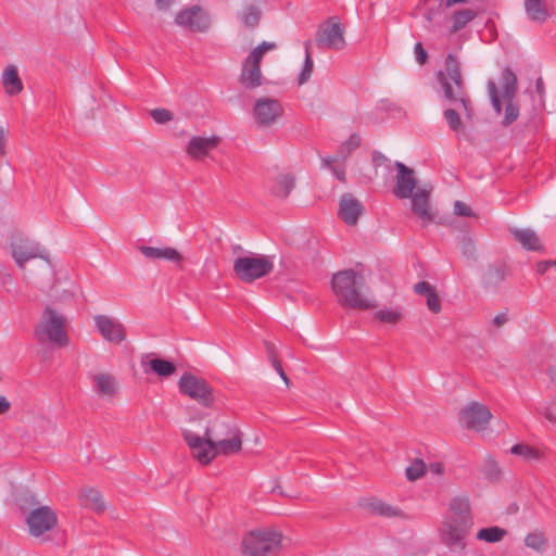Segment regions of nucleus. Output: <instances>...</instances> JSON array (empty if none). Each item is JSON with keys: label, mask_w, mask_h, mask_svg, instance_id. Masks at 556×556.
Masks as SVG:
<instances>
[{"label": "nucleus", "mask_w": 556, "mask_h": 556, "mask_svg": "<svg viewBox=\"0 0 556 556\" xmlns=\"http://www.w3.org/2000/svg\"><path fill=\"white\" fill-rule=\"evenodd\" d=\"M435 78L439 85L437 92L448 105L443 111V117L452 131L459 132L464 125L458 110L463 111L467 118H471L473 106L463 76L462 63L453 53L446 55L444 67L437 72Z\"/></svg>", "instance_id": "1"}, {"label": "nucleus", "mask_w": 556, "mask_h": 556, "mask_svg": "<svg viewBox=\"0 0 556 556\" xmlns=\"http://www.w3.org/2000/svg\"><path fill=\"white\" fill-rule=\"evenodd\" d=\"M331 285L342 306L361 311L376 307V303L363 292L366 283L361 273L353 269L340 270L332 276Z\"/></svg>", "instance_id": "2"}, {"label": "nucleus", "mask_w": 556, "mask_h": 556, "mask_svg": "<svg viewBox=\"0 0 556 556\" xmlns=\"http://www.w3.org/2000/svg\"><path fill=\"white\" fill-rule=\"evenodd\" d=\"M66 319L56 311L47 306L34 329V337L39 344L50 343L55 348L68 344L65 330Z\"/></svg>", "instance_id": "3"}, {"label": "nucleus", "mask_w": 556, "mask_h": 556, "mask_svg": "<svg viewBox=\"0 0 556 556\" xmlns=\"http://www.w3.org/2000/svg\"><path fill=\"white\" fill-rule=\"evenodd\" d=\"M282 534L273 529H258L247 533L241 542L243 556H277Z\"/></svg>", "instance_id": "4"}, {"label": "nucleus", "mask_w": 556, "mask_h": 556, "mask_svg": "<svg viewBox=\"0 0 556 556\" xmlns=\"http://www.w3.org/2000/svg\"><path fill=\"white\" fill-rule=\"evenodd\" d=\"M179 392L204 408H213L217 395L215 389L202 377L185 372L178 381Z\"/></svg>", "instance_id": "5"}, {"label": "nucleus", "mask_w": 556, "mask_h": 556, "mask_svg": "<svg viewBox=\"0 0 556 556\" xmlns=\"http://www.w3.org/2000/svg\"><path fill=\"white\" fill-rule=\"evenodd\" d=\"M277 49L276 42L263 41L255 47L242 63L239 81L247 89H254L262 85L261 63L267 51Z\"/></svg>", "instance_id": "6"}, {"label": "nucleus", "mask_w": 556, "mask_h": 556, "mask_svg": "<svg viewBox=\"0 0 556 556\" xmlns=\"http://www.w3.org/2000/svg\"><path fill=\"white\" fill-rule=\"evenodd\" d=\"M273 269L274 263L266 255L239 256L233 262L236 277L245 283H251L267 276Z\"/></svg>", "instance_id": "7"}, {"label": "nucleus", "mask_w": 556, "mask_h": 556, "mask_svg": "<svg viewBox=\"0 0 556 556\" xmlns=\"http://www.w3.org/2000/svg\"><path fill=\"white\" fill-rule=\"evenodd\" d=\"M501 85L503 89V99L506 104L502 125L507 127L517 121L519 116V106L515 103V97L518 90V78L509 67H506L502 72Z\"/></svg>", "instance_id": "8"}, {"label": "nucleus", "mask_w": 556, "mask_h": 556, "mask_svg": "<svg viewBox=\"0 0 556 556\" xmlns=\"http://www.w3.org/2000/svg\"><path fill=\"white\" fill-rule=\"evenodd\" d=\"M343 33L342 25L336 18H330L319 25L315 36V43L320 50H342L346 45Z\"/></svg>", "instance_id": "9"}, {"label": "nucleus", "mask_w": 556, "mask_h": 556, "mask_svg": "<svg viewBox=\"0 0 556 556\" xmlns=\"http://www.w3.org/2000/svg\"><path fill=\"white\" fill-rule=\"evenodd\" d=\"M11 249L12 256L21 269L25 268L28 261L37 257L50 263L48 252L39 243L23 236H16V239L11 243Z\"/></svg>", "instance_id": "10"}, {"label": "nucleus", "mask_w": 556, "mask_h": 556, "mask_svg": "<svg viewBox=\"0 0 556 556\" xmlns=\"http://www.w3.org/2000/svg\"><path fill=\"white\" fill-rule=\"evenodd\" d=\"M282 115L283 108L279 100L264 97L255 101L253 116L260 127L274 125Z\"/></svg>", "instance_id": "11"}, {"label": "nucleus", "mask_w": 556, "mask_h": 556, "mask_svg": "<svg viewBox=\"0 0 556 556\" xmlns=\"http://www.w3.org/2000/svg\"><path fill=\"white\" fill-rule=\"evenodd\" d=\"M491 418L490 409L479 402H470L459 412L462 425L476 431L483 430Z\"/></svg>", "instance_id": "12"}, {"label": "nucleus", "mask_w": 556, "mask_h": 556, "mask_svg": "<svg viewBox=\"0 0 556 556\" xmlns=\"http://www.w3.org/2000/svg\"><path fill=\"white\" fill-rule=\"evenodd\" d=\"M26 523L33 536H40L56 526L58 517L55 511L49 506H40L29 513Z\"/></svg>", "instance_id": "13"}, {"label": "nucleus", "mask_w": 556, "mask_h": 556, "mask_svg": "<svg viewBox=\"0 0 556 556\" xmlns=\"http://www.w3.org/2000/svg\"><path fill=\"white\" fill-rule=\"evenodd\" d=\"M395 168L396 176L393 194L397 199H408L415 192L414 190L418 189L415 170L402 162H395Z\"/></svg>", "instance_id": "14"}, {"label": "nucleus", "mask_w": 556, "mask_h": 556, "mask_svg": "<svg viewBox=\"0 0 556 556\" xmlns=\"http://www.w3.org/2000/svg\"><path fill=\"white\" fill-rule=\"evenodd\" d=\"M184 439L191 448L194 458L201 464L207 465L214 459V445L205 434L200 437L192 431L185 430Z\"/></svg>", "instance_id": "15"}, {"label": "nucleus", "mask_w": 556, "mask_h": 556, "mask_svg": "<svg viewBox=\"0 0 556 556\" xmlns=\"http://www.w3.org/2000/svg\"><path fill=\"white\" fill-rule=\"evenodd\" d=\"M431 191L432 186L426 185L418 188L409 198L412 200V211L421 219L422 226L428 225L434 219V213L430 207Z\"/></svg>", "instance_id": "16"}, {"label": "nucleus", "mask_w": 556, "mask_h": 556, "mask_svg": "<svg viewBox=\"0 0 556 556\" xmlns=\"http://www.w3.org/2000/svg\"><path fill=\"white\" fill-rule=\"evenodd\" d=\"M469 529L470 527H463L462 525L445 520L441 529V541L451 551H464L466 547L465 539Z\"/></svg>", "instance_id": "17"}, {"label": "nucleus", "mask_w": 556, "mask_h": 556, "mask_svg": "<svg viewBox=\"0 0 556 556\" xmlns=\"http://www.w3.org/2000/svg\"><path fill=\"white\" fill-rule=\"evenodd\" d=\"M175 22L177 25L186 27L192 31H206L210 27V21L205 14L202 13L200 7H192L190 9H186L180 11L176 17Z\"/></svg>", "instance_id": "18"}, {"label": "nucleus", "mask_w": 556, "mask_h": 556, "mask_svg": "<svg viewBox=\"0 0 556 556\" xmlns=\"http://www.w3.org/2000/svg\"><path fill=\"white\" fill-rule=\"evenodd\" d=\"M96 326L103 339L119 344L126 338V330L122 323L105 315L94 317Z\"/></svg>", "instance_id": "19"}, {"label": "nucleus", "mask_w": 556, "mask_h": 556, "mask_svg": "<svg viewBox=\"0 0 556 556\" xmlns=\"http://www.w3.org/2000/svg\"><path fill=\"white\" fill-rule=\"evenodd\" d=\"M509 266L502 261L490 264L482 274V287L485 290L496 291L509 275Z\"/></svg>", "instance_id": "20"}, {"label": "nucleus", "mask_w": 556, "mask_h": 556, "mask_svg": "<svg viewBox=\"0 0 556 556\" xmlns=\"http://www.w3.org/2000/svg\"><path fill=\"white\" fill-rule=\"evenodd\" d=\"M451 517L446 520L462 525L463 527L472 526L471 508L469 498L465 495L455 496L450 502Z\"/></svg>", "instance_id": "21"}, {"label": "nucleus", "mask_w": 556, "mask_h": 556, "mask_svg": "<svg viewBox=\"0 0 556 556\" xmlns=\"http://www.w3.org/2000/svg\"><path fill=\"white\" fill-rule=\"evenodd\" d=\"M363 211V204L352 193H344L341 197L338 214L345 224L355 225Z\"/></svg>", "instance_id": "22"}, {"label": "nucleus", "mask_w": 556, "mask_h": 556, "mask_svg": "<svg viewBox=\"0 0 556 556\" xmlns=\"http://www.w3.org/2000/svg\"><path fill=\"white\" fill-rule=\"evenodd\" d=\"M219 141V138L216 136L208 138L194 136L188 142L186 152L190 157L201 160L206 156L211 150L215 149Z\"/></svg>", "instance_id": "23"}, {"label": "nucleus", "mask_w": 556, "mask_h": 556, "mask_svg": "<svg viewBox=\"0 0 556 556\" xmlns=\"http://www.w3.org/2000/svg\"><path fill=\"white\" fill-rule=\"evenodd\" d=\"M138 250L149 260H164L175 265L181 266L184 262V256L180 252H178L175 248L172 247H163V248H154L147 245H139Z\"/></svg>", "instance_id": "24"}, {"label": "nucleus", "mask_w": 556, "mask_h": 556, "mask_svg": "<svg viewBox=\"0 0 556 556\" xmlns=\"http://www.w3.org/2000/svg\"><path fill=\"white\" fill-rule=\"evenodd\" d=\"M77 496L80 506L96 514H102L106 508L101 492L94 488L84 486L79 490Z\"/></svg>", "instance_id": "25"}, {"label": "nucleus", "mask_w": 556, "mask_h": 556, "mask_svg": "<svg viewBox=\"0 0 556 556\" xmlns=\"http://www.w3.org/2000/svg\"><path fill=\"white\" fill-rule=\"evenodd\" d=\"M214 445V458L218 455H231L241 451L242 440L239 430H236L233 433L229 434L226 438L220 440H216L213 443Z\"/></svg>", "instance_id": "26"}, {"label": "nucleus", "mask_w": 556, "mask_h": 556, "mask_svg": "<svg viewBox=\"0 0 556 556\" xmlns=\"http://www.w3.org/2000/svg\"><path fill=\"white\" fill-rule=\"evenodd\" d=\"M414 291L416 294L427 298V306L432 313L438 314L441 312V300L438 296L434 287L431 286L428 281L417 282L414 286Z\"/></svg>", "instance_id": "27"}, {"label": "nucleus", "mask_w": 556, "mask_h": 556, "mask_svg": "<svg viewBox=\"0 0 556 556\" xmlns=\"http://www.w3.org/2000/svg\"><path fill=\"white\" fill-rule=\"evenodd\" d=\"M511 233L523 249L529 251H542L543 245L532 229H513Z\"/></svg>", "instance_id": "28"}, {"label": "nucleus", "mask_w": 556, "mask_h": 556, "mask_svg": "<svg viewBox=\"0 0 556 556\" xmlns=\"http://www.w3.org/2000/svg\"><path fill=\"white\" fill-rule=\"evenodd\" d=\"M527 16L535 23H544L548 16V8L545 0H525Z\"/></svg>", "instance_id": "29"}, {"label": "nucleus", "mask_w": 556, "mask_h": 556, "mask_svg": "<svg viewBox=\"0 0 556 556\" xmlns=\"http://www.w3.org/2000/svg\"><path fill=\"white\" fill-rule=\"evenodd\" d=\"M478 13L477 11L472 9H458L455 10L450 21L452 23L448 33L450 34H456L463 28H465L471 21H473L477 17Z\"/></svg>", "instance_id": "30"}, {"label": "nucleus", "mask_w": 556, "mask_h": 556, "mask_svg": "<svg viewBox=\"0 0 556 556\" xmlns=\"http://www.w3.org/2000/svg\"><path fill=\"white\" fill-rule=\"evenodd\" d=\"M2 84L9 94H16L23 90V84L15 65L10 64L5 67L2 74Z\"/></svg>", "instance_id": "31"}, {"label": "nucleus", "mask_w": 556, "mask_h": 556, "mask_svg": "<svg viewBox=\"0 0 556 556\" xmlns=\"http://www.w3.org/2000/svg\"><path fill=\"white\" fill-rule=\"evenodd\" d=\"M295 185V177L292 174H280L274 180L270 191L271 193L281 199H286Z\"/></svg>", "instance_id": "32"}, {"label": "nucleus", "mask_w": 556, "mask_h": 556, "mask_svg": "<svg viewBox=\"0 0 556 556\" xmlns=\"http://www.w3.org/2000/svg\"><path fill=\"white\" fill-rule=\"evenodd\" d=\"M236 430L239 429L228 422L216 419L213 421L212 426H208L205 429V437H207L208 440L214 443L216 440L226 438L233 433Z\"/></svg>", "instance_id": "33"}, {"label": "nucleus", "mask_w": 556, "mask_h": 556, "mask_svg": "<svg viewBox=\"0 0 556 556\" xmlns=\"http://www.w3.org/2000/svg\"><path fill=\"white\" fill-rule=\"evenodd\" d=\"M96 383V392L99 395L112 396L116 393V380L109 374H98L93 377Z\"/></svg>", "instance_id": "34"}, {"label": "nucleus", "mask_w": 556, "mask_h": 556, "mask_svg": "<svg viewBox=\"0 0 556 556\" xmlns=\"http://www.w3.org/2000/svg\"><path fill=\"white\" fill-rule=\"evenodd\" d=\"M525 544L538 553H543L547 547L548 540L543 531L535 530L526 535Z\"/></svg>", "instance_id": "35"}, {"label": "nucleus", "mask_w": 556, "mask_h": 556, "mask_svg": "<svg viewBox=\"0 0 556 556\" xmlns=\"http://www.w3.org/2000/svg\"><path fill=\"white\" fill-rule=\"evenodd\" d=\"M150 369L160 377H169L176 372V365L167 359L153 358L148 363Z\"/></svg>", "instance_id": "36"}, {"label": "nucleus", "mask_w": 556, "mask_h": 556, "mask_svg": "<svg viewBox=\"0 0 556 556\" xmlns=\"http://www.w3.org/2000/svg\"><path fill=\"white\" fill-rule=\"evenodd\" d=\"M506 534L507 531L505 529L494 526L480 529L477 533V539L488 543H497L502 541Z\"/></svg>", "instance_id": "37"}, {"label": "nucleus", "mask_w": 556, "mask_h": 556, "mask_svg": "<svg viewBox=\"0 0 556 556\" xmlns=\"http://www.w3.org/2000/svg\"><path fill=\"white\" fill-rule=\"evenodd\" d=\"M481 472L483 473V477L491 482L498 481L502 473L497 462L492 456H486L484 458Z\"/></svg>", "instance_id": "38"}, {"label": "nucleus", "mask_w": 556, "mask_h": 556, "mask_svg": "<svg viewBox=\"0 0 556 556\" xmlns=\"http://www.w3.org/2000/svg\"><path fill=\"white\" fill-rule=\"evenodd\" d=\"M262 16V11L253 4H250L244 8V10L241 13V22L244 24L248 28H255Z\"/></svg>", "instance_id": "39"}, {"label": "nucleus", "mask_w": 556, "mask_h": 556, "mask_svg": "<svg viewBox=\"0 0 556 556\" xmlns=\"http://www.w3.org/2000/svg\"><path fill=\"white\" fill-rule=\"evenodd\" d=\"M311 46H312L311 41L304 42L305 60H304L303 68L298 77L299 85L305 84L309 79V77L313 73L314 62H313V59L311 55Z\"/></svg>", "instance_id": "40"}, {"label": "nucleus", "mask_w": 556, "mask_h": 556, "mask_svg": "<svg viewBox=\"0 0 556 556\" xmlns=\"http://www.w3.org/2000/svg\"><path fill=\"white\" fill-rule=\"evenodd\" d=\"M510 453L514 454V455H517V456H520L522 457L523 459H527V460H530V459H535V460H539L542 458V453L530 446V445H527V444H515L511 448H510Z\"/></svg>", "instance_id": "41"}, {"label": "nucleus", "mask_w": 556, "mask_h": 556, "mask_svg": "<svg viewBox=\"0 0 556 556\" xmlns=\"http://www.w3.org/2000/svg\"><path fill=\"white\" fill-rule=\"evenodd\" d=\"M361 144V138L358 135L356 134H353L350 136V138L344 141L340 148H339V156L342 159V161L344 162L346 160V157L349 156V154L356 150Z\"/></svg>", "instance_id": "42"}, {"label": "nucleus", "mask_w": 556, "mask_h": 556, "mask_svg": "<svg viewBox=\"0 0 556 556\" xmlns=\"http://www.w3.org/2000/svg\"><path fill=\"white\" fill-rule=\"evenodd\" d=\"M369 507L372 513L379 516L393 517L397 515V510L394 507L390 506L389 504L380 500L371 502Z\"/></svg>", "instance_id": "43"}, {"label": "nucleus", "mask_w": 556, "mask_h": 556, "mask_svg": "<svg viewBox=\"0 0 556 556\" xmlns=\"http://www.w3.org/2000/svg\"><path fill=\"white\" fill-rule=\"evenodd\" d=\"M488 92L494 111L496 112L497 115H500L502 113L503 105L501 102L497 85L492 79L488 81Z\"/></svg>", "instance_id": "44"}, {"label": "nucleus", "mask_w": 556, "mask_h": 556, "mask_svg": "<svg viewBox=\"0 0 556 556\" xmlns=\"http://www.w3.org/2000/svg\"><path fill=\"white\" fill-rule=\"evenodd\" d=\"M426 464L421 459H415L407 468H406V477L409 481H415L424 476L426 471Z\"/></svg>", "instance_id": "45"}, {"label": "nucleus", "mask_w": 556, "mask_h": 556, "mask_svg": "<svg viewBox=\"0 0 556 556\" xmlns=\"http://www.w3.org/2000/svg\"><path fill=\"white\" fill-rule=\"evenodd\" d=\"M375 317L381 323L395 325L401 320L402 314L394 309H380Z\"/></svg>", "instance_id": "46"}, {"label": "nucleus", "mask_w": 556, "mask_h": 556, "mask_svg": "<svg viewBox=\"0 0 556 556\" xmlns=\"http://www.w3.org/2000/svg\"><path fill=\"white\" fill-rule=\"evenodd\" d=\"M460 249L464 256L476 260V245L470 237L464 236L460 241Z\"/></svg>", "instance_id": "47"}, {"label": "nucleus", "mask_w": 556, "mask_h": 556, "mask_svg": "<svg viewBox=\"0 0 556 556\" xmlns=\"http://www.w3.org/2000/svg\"><path fill=\"white\" fill-rule=\"evenodd\" d=\"M150 115L157 124H165L174 118L173 113L167 109H154L150 112Z\"/></svg>", "instance_id": "48"}, {"label": "nucleus", "mask_w": 556, "mask_h": 556, "mask_svg": "<svg viewBox=\"0 0 556 556\" xmlns=\"http://www.w3.org/2000/svg\"><path fill=\"white\" fill-rule=\"evenodd\" d=\"M454 213L458 216H468V217H471L475 215L473 212L471 211V208L466 203H464L462 201L455 202Z\"/></svg>", "instance_id": "49"}, {"label": "nucleus", "mask_w": 556, "mask_h": 556, "mask_svg": "<svg viewBox=\"0 0 556 556\" xmlns=\"http://www.w3.org/2000/svg\"><path fill=\"white\" fill-rule=\"evenodd\" d=\"M414 51H415V56H416V60L417 62L420 64V65H424L427 63L429 56H428V53L427 51L425 50V48L422 47V43L421 42H417L414 47Z\"/></svg>", "instance_id": "50"}, {"label": "nucleus", "mask_w": 556, "mask_h": 556, "mask_svg": "<svg viewBox=\"0 0 556 556\" xmlns=\"http://www.w3.org/2000/svg\"><path fill=\"white\" fill-rule=\"evenodd\" d=\"M551 267L556 268V261H540L536 263V271L540 275L545 274Z\"/></svg>", "instance_id": "51"}, {"label": "nucleus", "mask_w": 556, "mask_h": 556, "mask_svg": "<svg viewBox=\"0 0 556 556\" xmlns=\"http://www.w3.org/2000/svg\"><path fill=\"white\" fill-rule=\"evenodd\" d=\"M271 365L275 368V370L279 374V376L282 378V380L288 384L289 378L287 377L281 363L278 361V358L276 356H273Z\"/></svg>", "instance_id": "52"}, {"label": "nucleus", "mask_w": 556, "mask_h": 556, "mask_svg": "<svg viewBox=\"0 0 556 556\" xmlns=\"http://www.w3.org/2000/svg\"><path fill=\"white\" fill-rule=\"evenodd\" d=\"M332 174L342 182H345L346 176H345V169L344 167L334 166L331 167Z\"/></svg>", "instance_id": "53"}, {"label": "nucleus", "mask_w": 556, "mask_h": 556, "mask_svg": "<svg viewBox=\"0 0 556 556\" xmlns=\"http://www.w3.org/2000/svg\"><path fill=\"white\" fill-rule=\"evenodd\" d=\"M429 470L432 473L440 476V475H442L444 472V466H443L442 463H438V462L431 463L429 465Z\"/></svg>", "instance_id": "54"}, {"label": "nucleus", "mask_w": 556, "mask_h": 556, "mask_svg": "<svg viewBox=\"0 0 556 556\" xmlns=\"http://www.w3.org/2000/svg\"><path fill=\"white\" fill-rule=\"evenodd\" d=\"M339 159H340L339 155L338 156L321 157V165L325 168L331 169V167H333L332 164L338 162Z\"/></svg>", "instance_id": "55"}, {"label": "nucleus", "mask_w": 556, "mask_h": 556, "mask_svg": "<svg viewBox=\"0 0 556 556\" xmlns=\"http://www.w3.org/2000/svg\"><path fill=\"white\" fill-rule=\"evenodd\" d=\"M508 320V317H507V314L506 313H500L497 314L494 319H493V324L496 326V327H502L506 321Z\"/></svg>", "instance_id": "56"}, {"label": "nucleus", "mask_w": 556, "mask_h": 556, "mask_svg": "<svg viewBox=\"0 0 556 556\" xmlns=\"http://www.w3.org/2000/svg\"><path fill=\"white\" fill-rule=\"evenodd\" d=\"M10 407H11V404L7 400V397L3 396V395H0V415L5 414L7 412H9Z\"/></svg>", "instance_id": "57"}, {"label": "nucleus", "mask_w": 556, "mask_h": 556, "mask_svg": "<svg viewBox=\"0 0 556 556\" xmlns=\"http://www.w3.org/2000/svg\"><path fill=\"white\" fill-rule=\"evenodd\" d=\"M5 154V130L0 127V157Z\"/></svg>", "instance_id": "58"}, {"label": "nucleus", "mask_w": 556, "mask_h": 556, "mask_svg": "<svg viewBox=\"0 0 556 556\" xmlns=\"http://www.w3.org/2000/svg\"><path fill=\"white\" fill-rule=\"evenodd\" d=\"M543 415L547 420H549L553 424H556V414H554L551 407H545Z\"/></svg>", "instance_id": "59"}, {"label": "nucleus", "mask_w": 556, "mask_h": 556, "mask_svg": "<svg viewBox=\"0 0 556 556\" xmlns=\"http://www.w3.org/2000/svg\"><path fill=\"white\" fill-rule=\"evenodd\" d=\"M155 2L160 10H167L172 5L174 0H155Z\"/></svg>", "instance_id": "60"}, {"label": "nucleus", "mask_w": 556, "mask_h": 556, "mask_svg": "<svg viewBox=\"0 0 556 556\" xmlns=\"http://www.w3.org/2000/svg\"><path fill=\"white\" fill-rule=\"evenodd\" d=\"M535 89H536V92L540 94V96H543L544 93V83H543V79L541 77H539L535 81Z\"/></svg>", "instance_id": "61"}, {"label": "nucleus", "mask_w": 556, "mask_h": 556, "mask_svg": "<svg viewBox=\"0 0 556 556\" xmlns=\"http://www.w3.org/2000/svg\"><path fill=\"white\" fill-rule=\"evenodd\" d=\"M265 345H266L269 361L273 363V356H276L275 352H274V344H271L269 342H265Z\"/></svg>", "instance_id": "62"}, {"label": "nucleus", "mask_w": 556, "mask_h": 556, "mask_svg": "<svg viewBox=\"0 0 556 556\" xmlns=\"http://www.w3.org/2000/svg\"><path fill=\"white\" fill-rule=\"evenodd\" d=\"M468 2H469V0H445L444 7L451 8V7L455 5L456 3H468Z\"/></svg>", "instance_id": "63"}, {"label": "nucleus", "mask_w": 556, "mask_h": 556, "mask_svg": "<svg viewBox=\"0 0 556 556\" xmlns=\"http://www.w3.org/2000/svg\"><path fill=\"white\" fill-rule=\"evenodd\" d=\"M547 375L553 382H556V367L548 368Z\"/></svg>", "instance_id": "64"}]
</instances>
